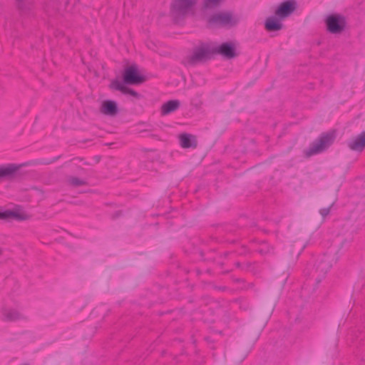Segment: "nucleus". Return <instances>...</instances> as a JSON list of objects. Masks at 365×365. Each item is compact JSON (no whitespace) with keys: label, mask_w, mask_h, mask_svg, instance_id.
Here are the masks:
<instances>
[{"label":"nucleus","mask_w":365,"mask_h":365,"mask_svg":"<svg viewBox=\"0 0 365 365\" xmlns=\"http://www.w3.org/2000/svg\"><path fill=\"white\" fill-rule=\"evenodd\" d=\"M21 166L14 163L0 165V182L14 178Z\"/></svg>","instance_id":"obj_9"},{"label":"nucleus","mask_w":365,"mask_h":365,"mask_svg":"<svg viewBox=\"0 0 365 365\" xmlns=\"http://www.w3.org/2000/svg\"><path fill=\"white\" fill-rule=\"evenodd\" d=\"M302 251H299L298 253H297V256H299L300 255Z\"/></svg>","instance_id":"obj_29"},{"label":"nucleus","mask_w":365,"mask_h":365,"mask_svg":"<svg viewBox=\"0 0 365 365\" xmlns=\"http://www.w3.org/2000/svg\"><path fill=\"white\" fill-rule=\"evenodd\" d=\"M222 0H203L205 9H214L218 6Z\"/></svg>","instance_id":"obj_22"},{"label":"nucleus","mask_w":365,"mask_h":365,"mask_svg":"<svg viewBox=\"0 0 365 365\" xmlns=\"http://www.w3.org/2000/svg\"><path fill=\"white\" fill-rule=\"evenodd\" d=\"M180 144L183 148H196L197 141L196 137L188 133H182L179 136Z\"/></svg>","instance_id":"obj_14"},{"label":"nucleus","mask_w":365,"mask_h":365,"mask_svg":"<svg viewBox=\"0 0 365 365\" xmlns=\"http://www.w3.org/2000/svg\"><path fill=\"white\" fill-rule=\"evenodd\" d=\"M274 248L267 242L262 241L259 244V247L256 249V252L264 255L273 252Z\"/></svg>","instance_id":"obj_20"},{"label":"nucleus","mask_w":365,"mask_h":365,"mask_svg":"<svg viewBox=\"0 0 365 365\" xmlns=\"http://www.w3.org/2000/svg\"><path fill=\"white\" fill-rule=\"evenodd\" d=\"M101 112L106 115H115L118 112L117 103L110 100L103 101L101 108Z\"/></svg>","instance_id":"obj_15"},{"label":"nucleus","mask_w":365,"mask_h":365,"mask_svg":"<svg viewBox=\"0 0 365 365\" xmlns=\"http://www.w3.org/2000/svg\"><path fill=\"white\" fill-rule=\"evenodd\" d=\"M297 9L295 0H287L282 2L275 10V15L279 19H284L290 16Z\"/></svg>","instance_id":"obj_8"},{"label":"nucleus","mask_w":365,"mask_h":365,"mask_svg":"<svg viewBox=\"0 0 365 365\" xmlns=\"http://www.w3.org/2000/svg\"><path fill=\"white\" fill-rule=\"evenodd\" d=\"M33 4L34 0H16V7L21 14L29 11L32 9Z\"/></svg>","instance_id":"obj_19"},{"label":"nucleus","mask_w":365,"mask_h":365,"mask_svg":"<svg viewBox=\"0 0 365 365\" xmlns=\"http://www.w3.org/2000/svg\"><path fill=\"white\" fill-rule=\"evenodd\" d=\"M67 180L69 185L75 187L88 185V182L85 180L74 176L68 177Z\"/></svg>","instance_id":"obj_21"},{"label":"nucleus","mask_w":365,"mask_h":365,"mask_svg":"<svg viewBox=\"0 0 365 365\" xmlns=\"http://www.w3.org/2000/svg\"><path fill=\"white\" fill-rule=\"evenodd\" d=\"M334 259V257L329 254H324L317 259L315 265L316 272L318 273V276L316 278L317 283L322 281V279L324 277L326 274L331 268Z\"/></svg>","instance_id":"obj_6"},{"label":"nucleus","mask_w":365,"mask_h":365,"mask_svg":"<svg viewBox=\"0 0 365 365\" xmlns=\"http://www.w3.org/2000/svg\"><path fill=\"white\" fill-rule=\"evenodd\" d=\"M180 106V102L178 100H170L161 106V114L168 115L175 110H177Z\"/></svg>","instance_id":"obj_16"},{"label":"nucleus","mask_w":365,"mask_h":365,"mask_svg":"<svg viewBox=\"0 0 365 365\" xmlns=\"http://www.w3.org/2000/svg\"><path fill=\"white\" fill-rule=\"evenodd\" d=\"M59 158L60 156L56 157L51 160H38L36 162V163L41 165H49L56 162L58 159H59Z\"/></svg>","instance_id":"obj_23"},{"label":"nucleus","mask_w":365,"mask_h":365,"mask_svg":"<svg viewBox=\"0 0 365 365\" xmlns=\"http://www.w3.org/2000/svg\"><path fill=\"white\" fill-rule=\"evenodd\" d=\"M235 264V267H237V268L241 267V264H240V262H236Z\"/></svg>","instance_id":"obj_26"},{"label":"nucleus","mask_w":365,"mask_h":365,"mask_svg":"<svg viewBox=\"0 0 365 365\" xmlns=\"http://www.w3.org/2000/svg\"><path fill=\"white\" fill-rule=\"evenodd\" d=\"M282 27L283 24L274 16L269 17L265 21L264 28L267 31H279Z\"/></svg>","instance_id":"obj_17"},{"label":"nucleus","mask_w":365,"mask_h":365,"mask_svg":"<svg viewBox=\"0 0 365 365\" xmlns=\"http://www.w3.org/2000/svg\"><path fill=\"white\" fill-rule=\"evenodd\" d=\"M347 145L351 150L361 153L365 149V131L350 139Z\"/></svg>","instance_id":"obj_11"},{"label":"nucleus","mask_w":365,"mask_h":365,"mask_svg":"<svg viewBox=\"0 0 365 365\" xmlns=\"http://www.w3.org/2000/svg\"><path fill=\"white\" fill-rule=\"evenodd\" d=\"M29 218L27 214L18 210L0 211V220L15 219L19 221L26 220Z\"/></svg>","instance_id":"obj_13"},{"label":"nucleus","mask_w":365,"mask_h":365,"mask_svg":"<svg viewBox=\"0 0 365 365\" xmlns=\"http://www.w3.org/2000/svg\"><path fill=\"white\" fill-rule=\"evenodd\" d=\"M122 77L123 83L128 85H139L146 81V77L139 73L138 67L135 64L125 68Z\"/></svg>","instance_id":"obj_5"},{"label":"nucleus","mask_w":365,"mask_h":365,"mask_svg":"<svg viewBox=\"0 0 365 365\" xmlns=\"http://www.w3.org/2000/svg\"><path fill=\"white\" fill-rule=\"evenodd\" d=\"M153 131V129L151 126H149V128H147L146 129H144L143 130L140 131V133H143V132H148V133H150V132H152Z\"/></svg>","instance_id":"obj_25"},{"label":"nucleus","mask_w":365,"mask_h":365,"mask_svg":"<svg viewBox=\"0 0 365 365\" xmlns=\"http://www.w3.org/2000/svg\"><path fill=\"white\" fill-rule=\"evenodd\" d=\"M214 48L209 44L201 43L199 46L194 48L192 55L188 57L187 61L191 65L205 62L212 58Z\"/></svg>","instance_id":"obj_2"},{"label":"nucleus","mask_w":365,"mask_h":365,"mask_svg":"<svg viewBox=\"0 0 365 365\" xmlns=\"http://www.w3.org/2000/svg\"><path fill=\"white\" fill-rule=\"evenodd\" d=\"M332 205L328 207H324V208H322L320 209L319 210V213L321 214V215L323 217H327V215H329V214L330 213V210H331V207Z\"/></svg>","instance_id":"obj_24"},{"label":"nucleus","mask_w":365,"mask_h":365,"mask_svg":"<svg viewBox=\"0 0 365 365\" xmlns=\"http://www.w3.org/2000/svg\"><path fill=\"white\" fill-rule=\"evenodd\" d=\"M213 48L215 54H220L227 59H232L237 56L235 45L231 42H225Z\"/></svg>","instance_id":"obj_10"},{"label":"nucleus","mask_w":365,"mask_h":365,"mask_svg":"<svg viewBox=\"0 0 365 365\" xmlns=\"http://www.w3.org/2000/svg\"><path fill=\"white\" fill-rule=\"evenodd\" d=\"M2 253H3V249L0 248V256L2 255Z\"/></svg>","instance_id":"obj_28"},{"label":"nucleus","mask_w":365,"mask_h":365,"mask_svg":"<svg viewBox=\"0 0 365 365\" xmlns=\"http://www.w3.org/2000/svg\"><path fill=\"white\" fill-rule=\"evenodd\" d=\"M335 138V130L322 133L319 138L311 144L307 155L311 156L322 152L334 143Z\"/></svg>","instance_id":"obj_1"},{"label":"nucleus","mask_w":365,"mask_h":365,"mask_svg":"<svg viewBox=\"0 0 365 365\" xmlns=\"http://www.w3.org/2000/svg\"><path fill=\"white\" fill-rule=\"evenodd\" d=\"M110 87V88L120 91L123 94H129L136 99H139L141 97V95L140 93H138L135 90L127 87L117 78L111 81Z\"/></svg>","instance_id":"obj_12"},{"label":"nucleus","mask_w":365,"mask_h":365,"mask_svg":"<svg viewBox=\"0 0 365 365\" xmlns=\"http://www.w3.org/2000/svg\"><path fill=\"white\" fill-rule=\"evenodd\" d=\"M197 0H173L170 12L175 19L185 17L195 6Z\"/></svg>","instance_id":"obj_3"},{"label":"nucleus","mask_w":365,"mask_h":365,"mask_svg":"<svg viewBox=\"0 0 365 365\" xmlns=\"http://www.w3.org/2000/svg\"><path fill=\"white\" fill-rule=\"evenodd\" d=\"M327 30L330 34H341L346 26V18L339 14L329 15L325 19Z\"/></svg>","instance_id":"obj_4"},{"label":"nucleus","mask_w":365,"mask_h":365,"mask_svg":"<svg viewBox=\"0 0 365 365\" xmlns=\"http://www.w3.org/2000/svg\"><path fill=\"white\" fill-rule=\"evenodd\" d=\"M207 22L210 25L217 26H234L237 24V21L233 19L230 13L215 14L209 17Z\"/></svg>","instance_id":"obj_7"},{"label":"nucleus","mask_w":365,"mask_h":365,"mask_svg":"<svg viewBox=\"0 0 365 365\" xmlns=\"http://www.w3.org/2000/svg\"><path fill=\"white\" fill-rule=\"evenodd\" d=\"M150 135L151 137H153V138H155V137H156V136H157V135H155V134H150Z\"/></svg>","instance_id":"obj_27"},{"label":"nucleus","mask_w":365,"mask_h":365,"mask_svg":"<svg viewBox=\"0 0 365 365\" xmlns=\"http://www.w3.org/2000/svg\"><path fill=\"white\" fill-rule=\"evenodd\" d=\"M3 320L5 322H14L22 318L21 314L16 309H8L3 311Z\"/></svg>","instance_id":"obj_18"}]
</instances>
